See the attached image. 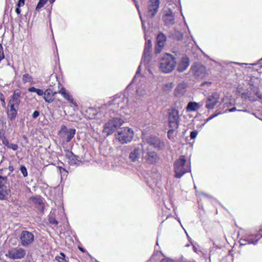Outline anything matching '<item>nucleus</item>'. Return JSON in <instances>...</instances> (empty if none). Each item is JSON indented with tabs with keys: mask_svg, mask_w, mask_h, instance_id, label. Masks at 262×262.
<instances>
[{
	"mask_svg": "<svg viewBox=\"0 0 262 262\" xmlns=\"http://www.w3.org/2000/svg\"><path fill=\"white\" fill-rule=\"evenodd\" d=\"M118 120L119 124H122L123 122L121 119H118L116 118V124L117 123V120ZM117 127V124H116ZM117 132L118 133L117 139L122 144H126L131 142L134 138L133 130L128 127H122L117 128Z\"/></svg>",
	"mask_w": 262,
	"mask_h": 262,
	"instance_id": "nucleus-1",
	"label": "nucleus"
},
{
	"mask_svg": "<svg viewBox=\"0 0 262 262\" xmlns=\"http://www.w3.org/2000/svg\"><path fill=\"white\" fill-rule=\"evenodd\" d=\"M176 58L171 54H166L160 61V69L162 72L168 73L171 72L176 66Z\"/></svg>",
	"mask_w": 262,
	"mask_h": 262,
	"instance_id": "nucleus-2",
	"label": "nucleus"
},
{
	"mask_svg": "<svg viewBox=\"0 0 262 262\" xmlns=\"http://www.w3.org/2000/svg\"><path fill=\"white\" fill-rule=\"evenodd\" d=\"M186 157L184 155H181L179 159L175 161L173 165L175 178H180L190 170V166L186 165Z\"/></svg>",
	"mask_w": 262,
	"mask_h": 262,
	"instance_id": "nucleus-3",
	"label": "nucleus"
},
{
	"mask_svg": "<svg viewBox=\"0 0 262 262\" xmlns=\"http://www.w3.org/2000/svg\"><path fill=\"white\" fill-rule=\"evenodd\" d=\"M261 237V235L259 231L256 233L243 234L239 239L240 245L243 246L247 244L255 245Z\"/></svg>",
	"mask_w": 262,
	"mask_h": 262,
	"instance_id": "nucleus-4",
	"label": "nucleus"
},
{
	"mask_svg": "<svg viewBox=\"0 0 262 262\" xmlns=\"http://www.w3.org/2000/svg\"><path fill=\"white\" fill-rule=\"evenodd\" d=\"M57 94V91L53 92L51 89H47L45 91V94L43 97L45 102L47 103L55 102L58 107H61L62 101L60 99H55V95Z\"/></svg>",
	"mask_w": 262,
	"mask_h": 262,
	"instance_id": "nucleus-5",
	"label": "nucleus"
},
{
	"mask_svg": "<svg viewBox=\"0 0 262 262\" xmlns=\"http://www.w3.org/2000/svg\"><path fill=\"white\" fill-rule=\"evenodd\" d=\"M26 255V251L24 249L20 247H16L9 250L6 256L11 259H18L24 258Z\"/></svg>",
	"mask_w": 262,
	"mask_h": 262,
	"instance_id": "nucleus-6",
	"label": "nucleus"
},
{
	"mask_svg": "<svg viewBox=\"0 0 262 262\" xmlns=\"http://www.w3.org/2000/svg\"><path fill=\"white\" fill-rule=\"evenodd\" d=\"M168 123L170 128H178L179 125V111L172 108L168 113Z\"/></svg>",
	"mask_w": 262,
	"mask_h": 262,
	"instance_id": "nucleus-7",
	"label": "nucleus"
},
{
	"mask_svg": "<svg viewBox=\"0 0 262 262\" xmlns=\"http://www.w3.org/2000/svg\"><path fill=\"white\" fill-rule=\"evenodd\" d=\"M190 70L192 74L196 77H204L207 75L206 67L199 63H194L191 66Z\"/></svg>",
	"mask_w": 262,
	"mask_h": 262,
	"instance_id": "nucleus-8",
	"label": "nucleus"
},
{
	"mask_svg": "<svg viewBox=\"0 0 262 262\" xmlns=\"http://www.w3.org/2000/svg\"><path fill=\"white\" fill-rule=\"evenodd\" d=\"M19 239L21 245L24 247L30 245L34 241V234L28 231L23 230L20 233Z\"/></svg>",
	"mask_w": 262,
	"mask_h": 262,
	"instance_id": "nucleus-9",
	"label": "nucleus"
},
{
	"mask_svg": "<svg viewBox=\"0 0 262 262\" xmlns=\"http://www.w3.org/2000/svg\"><path fill=\"white\" fill-rule=\"evenodd\" d=\"M76 134V129L75 128L68 129L65 125H62L60 129L58 132V135H62L63 138L67 142H70L74 137Z\"/></svg>",
	"mask_w": 262,
	"mask_h": 262,
	"instance_id": "nucleus-10",
	"label": "nucleus"
},
{
	"mask_svg": "<svg viewBox=\"0 0 262 262\" xmlns=\"http://www.w3.org/2000/svg\"><path fill=\"white\" fill-rule=\"evenodd\" d=\"M160 2V0H149L147 3V13L150 18H153L157 13Z\"/></svg>",
	"mask_w": 262,
	"mask_h": 262,
	"instance_id": "nucleus-11",
	"label": "nucleus"
},
{
	"mask_svg": "<svg viewBox=\"0 0 262 262\" xmlns=\"http://www.w3.org/2000/svg\"><path fill=\"white\" fill-rule=\"evenodd\" d=\"M163 14L162 19L165 25L169 26L174 25L175 17L172 10L169 8L165 9L164 10Z\"/></svg>",
	"mask_w": 262,
	"mask_h": 262,
	"instance_id": "nucleus-12",
	"label": "nucleus"
},
{
	"mask_svg": "<svg viewBox=\"0 0 262 262\" xmlns=\"http://www.w3.org/2000/svg\"><path fill=\"white\" fill-rule=\"evenodd\" d=\"M220 96L217 93H213L209 95L206 101V107L208 110L213 109L218 103Z\"/></svg>",
	"mask_w": 262,
	"mask_h": 262,
	"instance_id": "nucleus-13",
	"label": "nucleus"
},
{
	"mask_svg": "<svg viewBox=\"0 0 262 262\" xmlns=\"http://www.w3.org/2000/svg\"><path fill=\"white\" fill-rule=\"evenodd\" d=\"M166 40V37L163 33H160L157 37V43L155 47L156 54L160 53L163 50Z\"/></svg>",
	"mask_w": 262,
	"mask_h": 262,
	"instance_id": "nucleus-14",
	"label": "nucleus"
},
{
	"mask_svg": "<svg viewBox=\"0 0 262 262\" xmlns=\"http://www.w3.org/2000/svg\"><path fill=\"white\" fill-rule=\"evenodd\" d=\"M6 179L0 176V200H5L9 194V190L6 186Z\"/></svg>",
	"mask_w": 262,
	"mask_h": 262,
	"instance_id": "nucleus-15",
	"label": "nucleus"
},
{
	"mask_svg": "<svg viewBox=\"0 0 262 262\" xmlns=\"http://www.w3.org/2000/svg\"><path fill=\"white\" fill-rule=\"evenodd\" d=\"M21 92L19 89H16L14 91L13 94L10 97L8 103L19 106L20 102Z\"/></svg>",
	"mask_w": 262,
	"mask_h": 262,
	"instance_id": "nucleus-16",
	"label": "nucleus"
},
{
	"mask_svg": "<svg viewBox=\"0 0 262 262\" xmlns=\"http://www.w3.org/2000/svg\"><path fill=\"white\" fill-rule=\"evenodd\" d=\"M66 152L65 157L68 160V163L71 165H77L80 162L79 157L73 154L69 149L64 150Z\"/></svg>",
	"mask_w": 262,
	"mask_h": 262,
	"instance_id": "nucleus-17",
	"label": "nucleus"
},
{
	"mask_svg": "<svg viewBox=\"0 0 262 262\" xmlns=\"http://www.w3.org/2000/svg\"><path fill=\"white\" fill-rule=\"evenodd\" d=\"M189 58L186 56L183 57L180 62L178 63L177 70L179 72H182L185 71L189 67Z\"/></svg>",
	"mask_w": 262,
	"mask_h": 262,
	"instance_id": "nucleus-18",
	"label": "nucleus"
},
{
	"mask_svg": "<svg viewBox=\"0 0 262 262\" xmlns=\"http://www.w3.org/2000/svg\"><path fill=\"white\" fill-rule=\"evenodd\" d=\"M146 160L149 164H155L158 160L159 157L155 151H148L146 156Z\"/></svg>",
	"mask_w": 262,
	"mask_h": 262,
	"instance_id": "nucleus-19",
	"label": "nucleus"
},
{
	"mask_svg": "<svg viewBox=\"0 0 262 262\" xmlns=\"http://www.w3.org/2000/svg\"><path fill=\"white\" fill-rule=\"evenodd\" d=\"M103 131L107 135L112 134L115 131V121L111 120L106 123L104 126Z\"/></svg>",
	"mask_w": 262,
	"mask_h": 262,
	"instance_id": "nucleus-20",
	"label": "nucleus"
},
{
	"mask_svg": "<svg viewBox=\"0 0 262 262\" xmlns=\"http://www.w3.org/2000/svg\"><path fill=\"white\" fill-rule=\"evenodd\" d=\"M200 107V105L196 102H190L188 103L186 111L187 112H194L197 111Z\"/></svg>",
	"mask_w": 262,
	"mask_h": 262,
	"instance_id": "nucleus-21",
	"label": "nucleus"
},
{
	"mask_svg": "<svg viewBox=\"0 0 262 262\" xmlns=\"http://www.w3.org/2000/svg\"><path fill=\"white\" fill-rule=\"evenodd\" d=\"M140 154V149L139 147H136L133 151L129 154V159L133 162L137 161Z\"/></svg>",
	"mask_w": 262,
	"mask_h": 262,
	"instance_id": "nucleus-22",
	"label": "nucleus"
},
{
	"mask_svg": "<svg viewBox=\"0 0 262 262\" xmlns=\"http://www.w3.org/2000/svg\"><path fill=\"white\" fill-rule=\"evenodd\" d=\"M85 113L86 117H87L89 119H95L97 114L96 110L92 107L89 108L86 111Z\"/></svg>",
	"mask_w": 262,
	"mask_h": 262,
	"instance_id": "nucleus-23",
	"label": "nucleus"
},
{
	"mask_svg": "<svg viewBox=\"0 0 262 262\" xmlns=\"http://www.w3.org/2000/svg\"><path fill=\"white\" fill-rule=\"evenodd\" d=\"M152 49V43L150 40H148L145 44L144 55L145 57L149 56Z\"/></svg>",
	"mask_w": 262,
	"mask_h": 262,
	"instance_id": "nucleus-24",
	"label": "nucleus"
},
{
	"mask_svg": "<svg viewBox=\"0 0 262 262\" xmlns=\"http://www.w3.org/2000/svg\"><path fill=\"white\" fill-rule=\"evenodd\" d=\"M7 115L9 120H14L17 115V111L7 109Z\"/></svg>",
	"mask_w": 262,
	"mask_h": 262,
	"instance_id": "nucleus-25",
	"label": "nucleus"
},
{
	"mask_svg": "<svg viewBox=\"0 0 262 262\" xmlns=\"http://www.w3.org/2000/svg\"><path fill=\"white\" fill-rule=\"evenodd\" d=\"M62 97L68 101L70 103L73 104L74 106H77V103L74 101L72 96L68 91L65 93L64 94L62 95Z\"/></svg>",
	"mask_w": 262,
	"mask_h": 262,
	"instance_id": "nucleus-26",
	"label": "nucleus"
},
{
	"mask_svg": "<svg viewBox=\"0 0 262 262\" xmlns=\"http://www.w3.org/2000/svg\"><path fill=\"white\" fill-rule=\"evenodd\" d=\"M22 80L24 83L29 82L32 84L33 83V78L29 74H24L23 75Z\"/></svg>",
	"mask_w": 262,
	"mask_h": 262,
	"instance_id": "nucleus-27",
	"label": "nucleus"
},
{
	"mask_svg": "<svg viewBox=\"0 0 262 262\" xmlns=\"http://www.w3.org/2000/svg\"><path fill=\"white\" fill-rule=\"evenodd\" d=\"M55 259L58 262H69L68 259L66 258V255L62 252L59 253V255L56 256Z\"/></svg>",
	"mask_w": 262,
	"mask_h": 262,
	"instance_id": "nucleus-28",
	"label": "nucleus"
},
{
	"mask_svg": "<svg viewBox=\"0 0 262 262\" xmlns=\"http://www.w3.org/2000/svg\"><path fill=\"white\" fill-rule=\"evenodd\" d=\"M49 0H39L35 8V11H39L48 2Z\"/></svg>",
	"mask_w": 262,
	"mask_h": 262,
	"instance_id": "nucleus-29",
	"label": "nucleus"
},
{
	"mask_svg": "<svg viewBox=\"0 0 262 262\" xmlns=\"http://www.w3.org/2000/svg\"><path fill=\"white\" fill-rule=\"evenodd\" d=\"M174 129L175 128H171V129L169 130L167 132L168 138L171 140H174V137L173 136Z\"/></svg>",
	"mask_w": 262,
	"mask_h": 262,
	"instance_id": "nucleus-30",
	"label": "nucleus"
},
{
	"mask_svg": "<svg viewBox=\"0 0 262 262\" xmlns=\"http://www.w3.org/2000/svg\"><path fill=\"white\" fill-rule=\"evenodd\" d=\"M20 171L23 174L24 177H27L28 176V171L26 167L24 165H21L20 167Z\"/></svg>",
	"mask_w": 262,
	"mask_h": 262,
	"instance_id": "nucleus-31",
	"label": "nucleus"
},
{
	"mask_svg": "<svg viewBox=\"0 0 262 262\" xmlns=\"http://www.w3.org/2000/svg\"><path fill=\"white\" fill-rule=\"evenodd\" d=\"M48 221L49 223L51 225H55L56 226L58 225V223L55 217L50 216L49 217Z\"/></svg>",
	"mask_w": 262,
	"mask_h": 262,
	"instance_id": "nucleus-32",
	"label": "nucleus"
},
{
	"mask_svg": "<svg viewBox=\"0 0 262 262\" xmlns=\"http://www.w3.org/2000/svg\"><path fill=\"white\" fill-rule=\"evenodd\" d=\"M57 168L58 169V170L61 174H62L63 175L67 176L68 171L65 168H64L60 166H57Z\"/></svg>",
	"mask_w": 262,
	"mask_h": 262,
	"instance_id": "nucleus-33",
	"label": "nucleus"
},
{
	"mask_svg": "<svg viewBox=\"0 0 262 262\" xmlns=\"http://www.w3.org/2000/svg\"><path fill=\"white\" fill-rule=\"evenodd\" d=\"M18 108L19 106L8 103L7 109L17 111Z\"/></svg>",
	"mask_w": 262,
	"mask_h": 262,
	"instance_id": "nucleus-34",
	"label": "nucleus"
},
{
	"mask_svg": "<svg viewBox=\"0 0 262 262\" xmlns=\"http://www.w3.org/2000/svg\"><path fill=\"white\" fill-rule=\"evenodd\" d=\"M7 147L13 150H16L18 148V145L14 143H11L9 144Z\"/></svg>",
	"mask_w": 262,
	"mask_h": 262,
	"instance_id": "nucleus-35",
	"label": "nucleus"
},
{
	"mask_svg": "<svg viewBox=\"0 0 262 262\" xmlns=\"http://www.w3.org/2000/svg\"><path fill=\"white\" fill-rule=\"evenodd\" d=\"M198 132L197 130H194L190 133V137L191 139H194L196 138Z\"/></svg>",
	"mask_w": 262,
	"mask_h": 262,
	"instance_id": "nucleus-36",
	"label": "nucleus"
},
{
	"mask_svg": "<svg viewBox=\"0 0 262 262\" xmlns=\"http://www.w3.org/2000/svg\"><path fill=\"white\" fill-rule=\"evenodd\" d=\"M36 93L38 96H44L45 91L43 90L37 89V90L36 91Z\"/></svg>",
	"mask_w": 262,
	"mask_h": 262,
	"instance_id": "nucleus-37",
	"label": "nucleus"
},
{
	"mask_svg": "<svg viewBox=\"0 0 262 262\" xmlns=\"http://www.w3.org/2000/svg\"><path fill=\"white\" fill-rule=\"evenodd\" d=\"M68 91L64 87H62L58 91H57V94H60L61 95L64 94L66 92Z\"/></svg>",
	"mask_w": 262,
	"mask_h": 262,
	"instance_id": "nucleus-38",
	"label": "nucleus"
},
{
	"mask_svg": "<svg viewBox=\"0 0 262 262\" xmlns=\"http://www.w3.org/2000/svg\"><path fill=\"white\" fill-rule=\"evenodd\" d=\"M25 0H19L17 3V6L18 7L23 6L25 5Z\"/></svg>",
	"mask_w": 262,
	"mask_h": 262,
	"instance_id": "nucleus-39",
	"label": "nucleus"
},
{
	"mask_svg": "<svg viewBox=\"0 0 262 262\" xmlns=\"http://www.w3.org/2000/svg\"><path fill=\"white\" fill-rule=\"evenodd\" d=\"M39 115V112L38 111H35L32 114V118L34 119L36 118Z\"/></svg>",
	"mask_w": 262,
	"mask_h": 262,
	"instance_id": "nucleus-40",
	"label": "nucleus"
},
{
	"mask_svg": "<svg viewBox=\"0 0 262 262\" xmlns=\"http://www.w3.org/2000/svg\"><path fill=\"white\" fill-rule=\"evenodd\" d=\"M160 262H174V261L169 258H164L162 259Z\"/></svg>",
	"mask_w": 262,
	"mask_h": 262,
	"instance_id": "nucleus-41",
	"label": "nucleus"
},
{
	"mask_svg": "<svg viewBox=\"0 0 262 262\" xmlns=\"http://www.w3.org/2000/svg\"><path fill=\"white\" fill-rule=\"evenodd\" d=\"M36 90H37V88H36L34 86H31L28 89V91L30 92L36 93Z\"/></svg>",
	"mask_w": 262,
	"mask_h": 262,
	"instance_id": "nucleus-42",
	"label": "nucleus"
},
{
	"mask_svg": "<svg viewBox=\"0 0 262 262\" xmlns=\"http://www.w3.org/2000/svg\"><path fill=\"white\" fill-rule=\"evenodd\" d=\"M1 102V105L3 107H6V102H5V99L4 98L3 99H1L0 100Z\"/></svg>",
	"mask_w": 262,
	"mask_h": 262,
	"instance_id": "nucleus-43",
	"label": "nucleus"
},
{
	"mask_svg": "<svg viewBox=\"0 0 262 262\" xmlns=\"http://www.w3.org/2000/svg\"><path fill=\"white\" fill-rule=\"evenodd\" d=\"M218 115V114H214V115H211L210 117H209L207 120H206V121H208L209 120H210L211 119H212V118H214L215 117L217 116V115Z\"/></svg>",
	"mask_w": 262,
	"mask_h": 262,
	"instance_id": "nucleus-44",
	"label": "nucleus"
},
{
	"mask_svg": "<svg viewBox=\"0 0 262 262\" xmlns=\"http://www.w3.org/2000/svg\"><path fill=\"white\" fill-rule=\"evenodd\" d=\"M15 12L17 14H19L20 13L21 10L19 7H17V8L15 9Z\"/></svg>",
	"mask_w": 262,
	"mask_h": 262,
	"instance_id": "nucleus-45",
	"label": "nucleus"
},
{
	"mask_svg": "<svg viewBox=\"0 0 262 262\" xmlns=\"http://www.w3.org/2000/svg\"><path fill=\"white\" fill-rule=\"evenodd\" d=\"M4 98H5L4 95L3 94V93L0 92V100L1 99H3Z\"/></svg>",
	"mask_w": 262,
	"mask_h": 262,
	"instance_id": "nucleus-46",
	"label": "nucleus"
},
{
	"mask_svg": "<svg viewBox=\"0 0 262 262\" xmlns=\"http://www.w3.org/2000/svg\"><path fill=\"white\" fill-rule=\"evenodd\" d=\"M236 110V108L235 107H233L230 109L229 110V111L230 112H234V111H235Z\"/></svg>",
	"mask_w": 262,
	"mask_h": 262,
	"instance_id": "nucleus-47",
	"label": "nucleus"
},
{
	"mask_svg": "<svg viewBox=\"0 0 262 262\" xmlns=\"http://www.w3.org/2000/svg\"><path fill=\"white\" fill-rule=\"evenodd\" d=\"M78 249L83 253L85 252V250L82 247L78 246Z\"/></svg>",
	"mask_w": 262,
	"mask_h": 262,
	"instance_id": "nucleus-48",
	"label": "nucleus"
},
{
	"mask_svg": "<svg viewBox=\"0 0 262 262\" xmlns=\"http://www.w3.org/2000/svg\"><path fill=\"white\" fill-rule=\"evenodd\" d=\"M258 231H259L260 234L261 235V236H262V226H260V227Z\"/></svg>",
	"mask_w": 262,
	"mask_h": 262,
	"instance_id": "nucleus-49",
	"label": "nucleus"
},
{
	"mask_svg": "<svg viewBox=\"0 0 262 262\" xmlns=\"http://www.w3.org/2000/svg\"><path fill=\"white\" fill-rule=\"evenodd\" d=\"M23 138L24 139L27 140V137L25 135H24Z\"/></svg>",
	"mask_w": 262,
	"mask_h": 262,
	"instance_id": "nucleus-50",
	"label": "nucleus"
},
{
	"mask_svg": "<svg viewBox=\"0 0 262 262\" xmlns=\"http://www.w3.org/2000/svg\"><path fill=\"white\" fill-rule=\"evenodd\" d=\"M55 0H49V2L51 4H53Z\"/></svg>",
	"mask_w": 262,
	"mask_h": 262,
	"instance_id": "nucleus-51",
	"label": "nucleus"
},
{
	"mask_svg": "<svg viewBox=\"0 0 262 262\" xmlns=\"http://www.w3.org/2000/svg\"><path fill=\"white\" fill-rule=\"evenodd\" d=\"M205 83H207V82H203V84H204Z\"/></svg>",
	"mask_w": 262,
	"mask_h": 262,
	"instance_id": "nucleus-52",
	"label": "nucleus"
},
{
	"mask_svg": "<svg viewBox=\"0 0 262 262\" xmlns=\"http://www.w3.org/2000/svg\"><path fill=\"white\" fill-rule=\"evenodd\" d=\"M124 107V106H121L120 107L121 108H123Z\"/></svg>",
	"mask_w": 262,
	"mask_h": 262,
	"instance_id": "nucleus-53",
	"label": "nucleus"
},
{
	"mask_svg": "<svg viewBox=\"0 0 262 262\" xmlns=\"http://www.w3.org/2000/svg\"><path fill=\"white\" fill-rule=\"evenodd\" d=\"M117 104H118V105H119V104H119V102H117Z\"/></svg>",
	"mask_w": 262,
	"mask_h": 262,
	"instance_id": "nucleus-54",
	"label": "nucleus"
},
{
	"mask_svg": "<svg viewBox=\"0 0 262 262\" xmlns=\"http://www.w3.org/2000/svg\"><path fill=\"white\" fill-rule=\"evenodd\" d=\"M117 98V95H116L115 99H116Z\"/></svg>",
	"mask_w": 262,
	"mask_h": 262,
	"instance_id": "nucleus-55",
	"label": "nucleus"
}]
</instances>
